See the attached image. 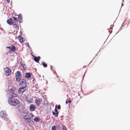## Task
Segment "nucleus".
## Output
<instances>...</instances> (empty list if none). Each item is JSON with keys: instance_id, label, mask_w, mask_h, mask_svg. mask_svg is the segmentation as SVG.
<instances>
[{"instance_id": "nucleus-11", "label": "nucleus", "mask_w": 130, "mask_h": 130, "mask_svg": "<svg viewBox=\"0 0 130 130\" xmlns=\"http://www.w3.org/2000/svg\"><path fill=\"white\" fill-rule=\"evenodd\" d=\"M36 108L35 106L33 104L30 105L29 106V109L31 111H33L35 110Z\"/></svg>"}, {"instance_id": "nucleus-5", "label": "nucleus", "mask_w": 130, "mask_h": 130, "mask_svg": "<svg viewBox=\"0 0 130 130\" xmlns=\"http://www.w3.org/2000/svg\"><path fill=\"white\" fill-rule=\"evenodd\" d=\"M19 85H21V86L23 88H25L27 85L26 82L25 80L24 79H22L21 80L19 81Z\"/></svg>"}, {"instance_id": "nucleus-22", "label": "nucleus", "mask_w": 130, "mask_h": 130, "mask_svg": "<svg viewBox=\"0 0 130 130\" xmlns=\"http://www.w3.org/2000/svg\"><path fill=\"white\" fill-rule=\"evenodd\" d=\"M42 64L44 68H46L47 67V65L44 62L42 63Z\"/></svg>"}, {"instance_id": "nucleus-26", "label": "nucleus", "mask_w": 130, "mask_h": 130, "mask_svg": "<svg viewBox=\"0 0 130 130\" xmlns=\"http://www.w3.org/2000/svg\"><path fill=\"white\" fill-rule=\"evenodd\" d=\"M71 101L70 100H67L66 102V104H67L68 103H71Z\"/></svg>"}, {"instance_id": "nucleus-12", "label": "nucleus", "mask_w": 130, "mask_h": 130, "mask_svg": "<svg viewBox=\"0 0 130 130\" xmlns=\"http://www.w3.org/2000/svg\"><path fill=\"white\" fill-rule=\"evenodd\" d=\"M10 50L9 51V53H11L14 52L15 50H16L15 49V47L14 46L12 45V46H11Z\"/></svg>"}, {"instance_id": "nucleus-23", "label": "nucleus", "mask_w": 130, "mask_h": 130, "mask_svg": "<svg viewBox=\"0 0 130 130\" xmlns=\"http://www.w3.org/2000/svg\"><path fill=\"white\" fill-rule=\"evenodd\" d=\"M113 25H111V26L110 27V29L111 30H109V31L110 33H111L112 32V29L113 28Z\"/></svg>"}, {"instance_id": "nucleus-30", "label": "nucleus", "mask_w": 130, "mask_h": 130, "mask_svg": "<svg viewBox=\"0 0 130 130\" xmlns=\"http://www.w3.org/2000/svg\"><path fill=\"white\" fill-rule=\"evenodd\" d=\"M27 100V101H28V102H31V100Z\"/></svg>"}, {"instance_id": "nucleus-19", "label": "nucleus", "mask_w": 130, "mask_h": 130, "mask_svg": "<svg viewBox=\"0 0 130 130\" xmlns=\"http://www.w3.org/2000/svg\"><path fill=\"white\" fill-rule=\"evenodd\" d=\"M31 76V74L30 73H26L25 77L26 78H30Z\"/></svg>"}, {"instance_id": "nucleus-16", "label": "nucleus", "mask_w": 130, "mask_h": 130, "mask_svg": "<svg viewBox=\"0 0 130 130\" xmlns=\"http://www.w3.org/2000/svg\"><path fill=\"white\" fill-rule=\"evenodd\" d=\"M17 38L19 40V41L21 43H22L24 42V41L23 40V38L22 37H21V36L20 35H19L18 37Z\"/></svg>"}, {"instance_id": "nucleus-13", "label": "nucleus", "mask_w": 130, "mask_h": 130, "mask_svg": "<svg viewBox=\"0 0 130 130\" xmlns=\"http://www.w3.org/2000/svg\"><path fill=\"white\" fill-rule=\"evenodd\" d=\"M25 88L22 87H21L18 90V92L20 93H23L26 90L25 89Z\"/></svg>"}, {"instance_id": "nucleus-33", "label": "nucleus", "mask_w": 130, "mask_h": 130, "mask_svg": "<svg viewBox=\"0 0 130 130\" xmlns=\"http://www.w3.org/2000/svg\"><path fill=\"white\" fill-rule=\"evenodd\" d=\"M71 75H72V76H73V75H73V74H72Z\"/></svg>"}, {"instance_id": "nucleus-3", "label": "nucleus", "mask_w": 130, "mask_h": 130, "mask_svg": "<svg viewBox=\"0 0 130 130\" xmlns=\"http://www.w3.org/2000/svg\"><path fill=\"white\" fill-rule=\"evenodd\" d=\"M22 74L19 71H17L15 73V78L17 82H19L21 79Z\"/></svg>"}, {"instance_id": "nucleus-9", "label": "nucleus", "mask_w": 130, "mask_h": 130, "mask_svg": "<svg viewBox=\"0 0 130 130\" xmlns=\"http://www.w3.org/2000/svg\"><path fill=\"white\" fill-rule=\"evenodd\" d=\"M56 106L57 105H56L55 106V111L56 112V113H55L53 111L52 112V113L53 115L55 116L56 117H57L58 115L59 112L58 111V110L57 109V107H56Z\"/></svg>"}, {"instance_id": "nucleus-31", "label": "nucleus", "mask_w": 130, "mask_h": 130, "mask_svg": "<svg viewBox=\"0 0 130 130\" xmlns=\"http://www.w3.org/2000/svg\"><path fill=\"white\" fill-rule=\"evenodd\" d=\"M22 66H23V68H24V65H23H23H22Z\"/></svg>"}, {"instance_id": "nucleus-17", "label": "nucleus", "mask_w": 130, "mask_h": 130, "mask_svg": "<svg viewBox=\"0 0 130 130\" xmlns=\"http://www.w3.org/2000/svg\"><path fill=\"white\" fill-rule=\"evenodd\" d=\"M13 21H12L13 24H17L18 21L17 18L14 17H13Z\"/></svg>"}, {"instance_id": "nucleus-15", "label": "nucleus", "mask_w": 130, "mask_h": 130, "mask_svg": "<svg viewBox=\"0 0 130 130\" xmlns=\"http://www.w3.org/2000/svg\"><path fill=\"white\" fill-rule=\"evenodd\" d=\"M18 21L20 23H22V17L21 14H19L18 15Z\"/></svg>"}, {"instance_id": "nucleus-28", "label": "nucleus", "mask_w": 130, "mask_h": 130, "mask_svg": "<svg viewBox=\"0 0 130 130\" xmlns=\"http://www.w3.org/2000/svg\"><path fill=\"white\" fill-rule=\"evenodd\" d=\"M30 115L32 116V117L31 118V119L32 118L34 117V116L32 113H30Z\"/></svg>"}, {"instance_id": "nucleus-7", "label": "nucleus", "mask_w": 130, "mask_h": 130, "mask_svg": "<svg viewBox=\"0 0 130 130\" xmlns=\"http://www.w3.org/2000/svg\"><path fill=\"white\" fill-rule=\"evenodd\" d=\"M8 90L11 93L14 92V88L12 86H9L8 87Z\"/></svg>"}, {"instance_id": "nucleus-29", "label": "nucleus", "mask_w": 130, "mask_h": 130, "mask_svg": "<svg viewBox=\"0 0 130 130\" xmlns=\"http://www.w3.org/2000/svg\"><path fill=\"white\" fill-rule=\"evenodd\" d=\"M11 47V46H8L6 47V48H9V49H10Z\"/></svg>"}, {"instance_id": "nucleus-25", "label": "nucleus", "mask_w": 130, "mask_h": 130, "mask_svg": "<svg viewBox=\"0 0 130 130\" xmlns=\"http://www.w3.org/2000/svg\"><path fill=\"white\" fill-rule=\"evenodd\" d=\"M52 130H56V127L55 126H52Z\"/></svg>"}, {"instance_id": "nucleus-24", "label": "nucleus", "mask_w": 130, "mask_h": 130, "mask_svg": "<svg viewBox=\"0 0 130 130\" xmlns=\"http://www.w3.org/2000/svg\"><path fill=\"white\" fill-rule=\"evenodd\" d=\"M62 129L63 130H67L66 127L64 125L62 126Z\"/></svg>"}, {"instance_id": "nucleus-32", "label": "nucleus", "mask_w": 130, "mask_h": 130, "mask_svg": "<svg viewBox=\"0 0 130 130\" xmlns=\"http://www.w3.org/2000/svg\"><path fill=\"white\" fill-rule=\"evenodd\" d=\"M74 74L75 75H76V74L75 73H74Z\"/></svg>"}, {"instance_id": "nucleus-34", "label": "nucleus", "mask_w": 130, "mask_h": 130, "mask_svg": "<svg viewBox=\"0 0 130 130\" xmlns=\"http://www.w3.org/2000/svg\"><path fill=\"white\" fill-rule=\"evenodd\" d=\"M73 74V73H72V74Z\"/></svg>"}, {"instance_id": "nucleus-2", "label": "nucleus", "mask_w": 130, "mask_h": 130, "mask_svg": "<svg viewBox=\"0 0 130 130\" xmlns=\"http://www.w3.org/2000/svg\"><path fill=\"white\" fill-rule=\"evenodd\" d=\"M23 119L24 121L26 123H30L31 120V117L30 115H29L27 113H26L23 117Z\"/></svg>"}, {"instance_id": "nucleus-8", "label": "nucleus", "mask_w": 130, "mask_h": 130, "mask_svg": "<svg viewBox=\"0 0 130 130\" xmlns=\"http://www.w3.org/2000/svg\"><path fill=\"white\" fill-rule=\"evenodd\" d=\"M41 99L39 98H37L35 100V102L36 104L38 105L39 106L42 102Z\"/></svg>"}, {"instance_id": "nucleus-6", "label": "nucleus", "mask_w": 130, "mask_h": 130, "mask_svg": "<svg viewBox=\"0 0 130 130\" xmlns=\"http://www.w3.org/2000/svg\"><path fill=\"white\" fill-rule=\"evenodd\" d=\"M5 74L6 76H9L10 75L11 73V70L8 68H5L4 70Z\"/></svg>"}, {"instance_id": "nucleus-4", "label": "nucleus", "mask_w": 130, "mask_h": 130, "mask_svg": "<svg viewBox=\"0 0 130 130\" xmlns=\"http://www.w3.org/2000/svg\"><path fill=\"white\" fill-rule=\"evenodd\" d=\"M7 115L5 111H2L0 112V117L1 118L4 119H5L7 118Z\"/></svg>"}, {"instance_id": "nucleus-27", "label": "nucleus", "mask_w": 130, "mask_h": 130, "mask_svg": "<svg viewBox=\"0 0 130 130\" xmlns=\"http://www.w3.org/2000/svg\"><path fill=\"white\" fill-rule=\"evenodd\" d=\"M57 108L58 109H60L61 108V106L60 105H58L57 106Z\"/></svg>"}, {"instance_id": "nucleus-18", "label": "nucleus", "mask_w": 130, "mask_h": 130, "mask_svg": "<svg viewBox=\"0 0 130 130\" xmlns=\"http://www.w3.org/2000/svg\"><path fill=\"white\" fill-rule=\"evenodd\" d=\"M17 24H13V27L17 30H19V26Z\"/></svg>"}, {"instance_id": "nucleus-21", "label": "nucleus", "mask_w": 130, "mask_h": 130, "mask_svg": "<svg viewBox=\"0 0 130 130\" xmlns=\"http://www.w3.org/2000/svg\"><path fill=\"white\" fill-rule=\"evenodd\" d=\"M12 94V96H11L10 97H13L14 98H15V97H17L18 95L16 93H14V92L13 93H11Z\"/></svg>"}, {"instance_id": "nucleus-1", "label": "nucleus", "mask_w": 130, "mask_h": 130, "mask_svg": "<svg viewBox=\"0 0 130 130\" xmlns=\"http://www.w3.org/2000/svg\"><path fill=\"white\" fill-rule=\"evenodd\" d=\"M8 102L9 104L11 105L17 106L19 107L20 102L19 100L16 98H14L13 97H10L9 98Z\"/></svg>"}, {"instance_id": "nucleus-10", "label": "nucleus", "mask_w": 130, "mask_h": 130, "mask_svg": "<svg viewBox=\"0 0 130 130\" xmlns=\"http://www.w3.org/2000/svg\"><path fill=\"white\" fill-rule=\"evenodd\" d=\"M33 56L34 57V60L35 62H39V60L40 59V56H39L38 57L35 56L34 55Z\"/></svg>"}, {"instance_id": "nucleus-14", "label": "nucleus", "mask_w": 130, "mask_h": 130, "mask_svg": "<svg viewBox=\"0 0 130 130\" xmlns=\"http://www.w3.org/2000/svg\"><path fill=\"white\" fill-rule=\"evenodd\" d=\"M7 23L9 25L13 24L12 19L11 18H10L7 19Z\"/></svg>"}, {"instance_id": "nucleus-20", "label": "nucleus", "mask_w": 130, "mask_h": 130, "mask_svg": "<svg viewBox=\"0 0 130 130\" xmlns=\"http://www.w3.org/2000/svg\"><path fill=\"white\" fill-rule=\"evenodd\" d=\"M40 120V118L39 117H36L34 118V120L36 122H39Z\"/></svg>"}]
</instances>
